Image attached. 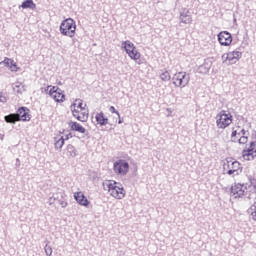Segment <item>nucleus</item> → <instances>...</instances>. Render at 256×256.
<instances>
[{
    "label": "nucleus",
    "mask_w": 256,
    "mask_h": 256,
    "mask_svg": "<svg viewBox=\"0 0 256 256\" xmlns=\"http://www.w3.org/2000/svg\"><path fill=\"white\" fill-rule=\"evenodd\" d=\"M31 110L29 108L22 106L18 108L16 114V119L18 121H31Z\"/></svg>",
    "instance_id": "obj_9"
},
{
    "label": "nucleus",
    "mask_w": 256,
    "mask_h": 256,
    "mask_svg": "<svg viewBox=\"0 0 256 256\" xmlns=\"http://www.w3.org/2000/svg\"><path fill=\"white\" fill-rule=\"evenodd\" d=\"M15 87L16 89H19V87H21V84H16Z\"/></svg>",
    "instance_id": "obj_45"
},
{
    "label": "nucleus",
    "mask_w": 256,
    "mask_h": 256,
    "mask_svg": "<svg viewBox=\"0 0 256 256\" xmlns=\"http://www.w3.org/2000/svg\"><path fill=\"white\" fill-rule=\"evenodd\" d=\"M218 42L223 47H229L233 43V36L228 31H222L218 34Z\"/></svg>",
    "instance_id": "obj_8"
},
{
    "label": "nucleus",
    "mask_w": 256,
    "mask_h": 256,
    "mask_svg": "<svg viewBox=\"0 0 256 256\" xmlns=\"http://www.w3.org/2000/svg\"><path fill=\"white\" fill-rule=\"evenodd\" d=\"M109 111L110 113H115L118 118L121 117V114L119 113V111H117V109H115V106H110Z\"/></svg>",
    "instance_id": "obj_34"
},
{
    "label": "nucleus",
    "mask_w": 256,
    "mask_h": 256,
    "mask_svg": "<svg viewBox=\"0 0 256 256\" xmlns=\"http://www.w3.org/2000/svg\"><path fill=\"white\" fill-rule=\"evenodd\" d=\"M128 57H130V59H133V61H137L138 59H141V53H139L136 48L128 54Z\"/></svg>",
    "instance_id": "obj_23"
},
{
    "label": "nucleus",
    "mask_w": 256,
    "mask_h": 256,
    "mask_svg": "<svg viewBox=\"0 0 256 256\" xmlns=\"http://www.w3.org/2000/svg\"><path fill=\"white\" fill-rule=\"evenodd\" d=\"M87 119H89V113L81 112L80 117H78V121H81V123H87Z\"/></svg>",
    "instance_id": "obj_27"
},
{
    "label": "nucleus",
    "mask_w": 256,
    "mask_h": 256,
    "mask_svg": "<svg viewBox=\"0 0 256 256\" xmlns=\"http://www.w3.org/2000/svg\"><path fill=\"white\" fill-rule=\"evenodd\" d=\"M122 49H124L125 52L127 53V55H129L136 48H135V44H133L131 41L127 40V41L122 42Z\"/></svg>",
    "instance_id": "obj_17"
},
{
    "label": "nucleus",
    "mask_w": 256,
    "mask_h": 256,
    "mask_svg": "<svg viewBox=\"0 0 256 256\" xmlns=\"http://www.w3.org/2000/svg\"><path fill=\"white\" fill-rule=\"evenodd\" d=\"M78 109H81V111H83L85 108H83V101H81L78 105H77Z\"/></svg>",
    "instance_id": "obj_39"
},
{
    "label": "nucleus",
    "mask_w": 256,
    "mask_h": 256,
    "mask_svg": "<svg viewBox=\"0 0 256 256\" xmlns=\"http://www.w3.org/2000/svg\"><path fill=\"white\" fill-rule=\"evenodd\" d=\"M8 68L10 69V71H13L14 73H17V71H19V67H17V63H15L14 60H10Z\"/></svg>",
    "instance_id": "obj_28"
},
{
    "label": "nucleus",
    "mask_w": 256,
    "mask_h": 256,
    "mask_svg": "<svg viewBox=\"0 0 256 256\" xmlns=\"http://www.w3.org/2000/svg\"><path fill=\"white\" fill-rule=\"evenodd\" d=\"M95 120L96 123L101 127H104V125H107L109 123V118L105 117V114L103 112L97 113L95 116Z\"/></svg>",
    "instance_id": "obj_13"
},
{
    "label": "nucleus",
    "mask_w": 256,
    "mask_h": 256,
    "mask_svg": "<svg viewBox=\"0 0 256 256\" xmlns=\"http://www.w3.org/2000/svg\"><path fill=\"white\" fill-rule=\"evenodd\" d=\"M74 199L82 207H89L90 202L87 199V197L85 196V194H83V192H75Z\"/></svg>",
    "instance_id": "obj_12"
},
{
    "label": "nucleus",
    "mask_w": 256,
    "mask_h": 256,
    "mask_svg": "<svg viewBox=\"0 0 256 256\" xmlns=\"http://www.w3.org/2000/svg\"><path fill=\"white\" fill-rule=\"evenodd\" d=\"M113 170L116 175L125 176L129 173V162L123 159L117 160L113 164Z\"/></svg>",
    "instance_id": "obj_6"
},
{
    "label": "nucleus",
    "mask_w": 256,
    "mask_h": 256,
    "mask_svg": "<svg viewBox=\"0 0 256 256\" xmlns=\"http://www.w3.org/2000/svg\"><path fill=\"white\" fill-rule=\"evenodd\" d=\"M22 9H31L32 11H35L37 9V4L33 2V0H25L21 4Z\"/></svg>",
    "instance_id": "obj_18"
},
{
    "label": "nucleus",
    "mask_w": 256,
    "mask_h": 256,
    "mask_svg": "<svg viewBox=\"0 0 256 256\" xmlns=\"http://www.w3.org/2000/svg\"><path fill=\"white\" fill-rule=\"evenodd\" d=\"M55 149H63V145H65V138L62 136L60 138H55Z\"/></svg>",
    "instance_id": "obj_22"
},
{
    "label": "nucleus",
    "mask_w": 256,
    "mask_h": 256,
    "mask_svg": "<svg viewBox=\"0 0 256 256\" xmlns=\"http://www.w3.org/2000/svg\"><path fill=\"white\" fill-rule=\"evenodd\" d=\"M2 63H4L5 67H8L9 65H11V59L5 58Z\"/></svg>",
    "instance_id": "obj_35"
},
{
    "label": "nucleus",
    "mask_w": 256,
    "mask_h": 256,
    "mask_svg": "<svg viewBox=\"0 0 256 256\" xmlns=\"http://www.w3.org/2000/svg\"><path fill=\"white\" fill-rule=\"evenodd\" d=\"M0 103H7V97L3 96V93L0 94Z\"/></svg>",
    "instance_id": "obj_36"
},
{
    "label": "nucleus",
    "mask_w": 256,
    "mask_h": 256,
    "mask_svg": "<svg viewBox=\"0 0 256 256\" xmlns=\"http://www.w3.org/2000/svg\"><path fill=\"white\" fill-rule=\"evenodd\" d=\"M172 80L175 87H180L181 89H183V87H187V85H189V81H191V76L186 72H178L174 74Z\"/></svg>",
    "instance_id": "obj_4"
},
{
    "label": "nucleus",
    "mask_w": 256,
    "mask_h": 256,
    "mask_svg": "<svg viewBox=\"0 0 256 256\" xmlns=\"http://www.w3.org/2000/svg\"><path fill=\"white\" fill-rule=\"evenodd\" d=\"M249 141V136H242L238 140L239 145H245Z\"/></svg>",
    "instance_id": "obj_32"
},
{
    "label": "nucleus",
    "mask_w": 256,
    "mask_h": 256,
    "mask_svg": "<svg viewBox=\"0 0 256 256\" xmlns=\"http://www.w3.org/2000/svg\"><path fill=\"white\" fill-rule=\"evenodd\" d=\"M49 87L51 86H47V88L45 89V93H49Z\"/></svg>",
    "instance_id": "obj_43"
},
{
    "label": "nucleus",
    "mask_w": 256,
    "mask_h": 256,
    "mask_svg": "<svg viewBox=\"0 0 256 256\" xmlns=\"http://www.w3.org/2000/svg\"><path fill=\"white\" fill-rule=\"evenodd\" d=\"M161 81H171V73L169 71H164L160 74Z\"/></svg>",
    "instance_id": "obj_26"
},
{
    "label": "nucleus",
    "mask_w": 256,
    "mask_h": 256,
    "mask_svg": "<svg viewBox=\"0 0 256 256\" xmlns=\"http://www.w3.org/2000/svg\"><path fill=\"white\" fill-rule=\"evenodd\" d=\"M210 69L211 61L205 60L204 63L198 67V73H201L202 75H207Z\"/></svg>",
    "instance_id": "obj_14"
},
{
    "label": "nucleus",
    "mask_w": 256,
    "mask_h": 256,
    "mask_svg": "<svg viewBox=\"0 0 256 256\" xmlns=\"http://www.w3.org/2000/svg\"><path fill=\"white\" fill-rule=\"evenodd\" d=\"M58 91H61V88L57 87V86H53L52 88H50V90L48 91V95H50V97H53L55 93H57Z\"/></svg>",
    "instance_id": "obj_29"
},
{
    "label": "nucleus",
    "mask_w": 256,
    "mask_h": 256,
    "mask_svg": "<svg viewBox=\"0 0 256 256\" xmlns=\"http://www.w3.org/2000/svg\"><path fill=\"white\" fill-rule=\"evenodd\" d=\"M248 213L253 221H256V202H254L253 205L250 206V208L248 209Z\"/></svg>",
    "instance_id": "obj_24"
},
{
    "label": "nucleus",
    "mask_w": 256,
    "mask_h": 256,
    "mask_svg": "<svg viewBox=\"0 0 256 256\" xmlns=\"http://www.w3.org/2000/svg\"><path fill=\"white\" fill-rule=\"evenodd\" d=\"M51 97L56 103H63V101H65V94H63V90L61 89Z\"/></svg>",
    "instance_id": "obj_19"
},
{
    "label": "nucleus",
    "mask_w": 256,
    "mask_h": 256,
    "mask_svg": "<svg viewBox=\"0 0 256 256\" xmlns=\"http://www.w3.org/2000/svg\"><path fill=\"white\" fill-rule=\"evenodd\" d=\"M67 155L68 157H77V149H75V146L69 144L66 147Z\"/></svg>",
    "instance_id": "obj_20"
},
{
    "label": "nucleus",
    "mask_w": 256,
    "mask_h": 256,
    "mask_svg": "<svg viewBox=\"0 0 256 256\" xmlns=\"http://www.w3.org/2000/svg\"><path fill=\"white\" fill-rule=\"evenodd\" d=\"M4 120H5L6 123H13V124H15L16 121H18L16 114H9V115H6V116L4 117Z\"/></svg>",
    "instance_id": "obj_25"
},
{
    "label": "nucleus",
    "mask_w": 256,
    "mask_h": 256,
    "mask_svg": "<svg viewBox=\"0 0 256 256\" xmlns=\"http://www.w3.org/2000/svg\"><path fill=\"white\" fill-rule=\"evenodd\" d=\"M16 93H18V94H22L23 93V90H21V89H18L17 91H16Z\"/></svg>",
    "instance_id": "obj_42"
},
{
    "label": "nucleus",
    "mask_w": 256,
    "mask_h": 256,
    "mask_svg": "<svg viewBox=\"0 0 256 256\" xmlns=\"http://www.w3.org/2000/svg\"><path fill=\"white\" fill-rule=\"evenodd\" d=\"M242 156L246 161H253L256 157V143L250 142V147L242 151Z\"/></svg>",
    "instance_id": "obj_10"
},
{
    "label": "nucleus",
    "mask_w": 256,
    "mask_h": 256,
    "mask_svg": "<svg viewBox=\"0 0 256 256\" xmlns=\"http://www.w3.org/2000/svg\"><path fill=\"white\" fill-rule=\"evenodd\" d=\"M121 123H123V120H121V117L118 120V124L121 125Z\"/></svg>",
    "instance_id": "obj_44"
},
{
    "label": "nucleus",
    "mask_w": 256,
    "mask_h": 256,
    "mask_svg": "<svg viewBox=\"0 0 256 256\" xmlns=\"http://www.w3.org/2000/svg\"><path fill=\"white\" fill-rule=\"evenodd\" d=\"M59 195L53 194V196L49 197L48 199V205H53L55 201H58Z\"/></svg>",
    "instance_id": "obj_30"
},
{
    "label": "nucleus",
    "mask_w": 256,
    "mask_h": 256,
    "mask_svg": "<svg viewBox=\"0 0 256 256\" xmlns=\"http://www.w3.org/2000/svg\"><path fill=\"white\" fill-rule=\"evenodd\" d=\"M71 137H73L71 133L67 134L64 138V141H68V139H71Z\"/></svg>",
    "instance_id": "obj_40"
},
{
    "label": "nucleus",
    "mask_w": 256,
    "mask_h": 256,
    "mask_svg": "<svg viewBox=\"0 0 256 256\" xmlns=\"http://www.w3.org/2000/svg\"><path fill=\"white\" fill-rule=\"evenodd\" d=\"M238 135H242V137H245L247 135V131L245 129H242Z\"/></svg>",
    "instance_id": "obj_37"
},
{
    "label": "nucleus",
    "mask_w": 256,
    "mask_h": 256,
    "mask_svg": "<svg viewBox=\"0 0 256 256\" xmlns=\"http://www.w3.org/2000/svg\"><path fill=\"white\" fill-rule=\"evenodd\" d=\"M104 191H108L114 199H123L125 197V189L121 186H118L119 183L113 180H107L103 182Z\"/></svg>",
    "instance_id": "obj_1"
},
{
    "label": "nucleus",
    "mask_w": 256,
    "mask_h": 256,
    "mask_svg": "<svg viewBox=\"0 0 256 256\" xmlns=\"http://www.w3.org/2000/svg\"><path fill=\"white\" fill-rule=\"evenodd\" d=\"M233 123V115L231 113H225V110H222L219 114L216 116V125L218 129H227L229 125Z\"/></svg>",
    "instance_id": "obj_3"
},
{
    "label": "nucleus",
    "mask_w": 256,
    "mask_h": 256,
    "mask_svg": "<svg viewBox=\"0 0 256 256\" xmlns=\"http://www.w3.org/2000/svg\"><path fill=\"white\" fill-rule=\"evenodd\" d=\"M254 189H256V186H254Z\"/></svg>",
    "instance_id": "obj_47"
},
{
    "label": "nucleus",
    "mask_w": 256,
    "mask_h": 256,
    "mask_svg": "<svg viewBox=\"0 0 256 256\" xmlns=\"http://www.w3.org/2000/svg\"><path fill=\"white\" fill-rule=\"evenodd\" d=\"M21 165V161L19 160V158L16 159V167H19Z\"/></svg>",
    "instance_id": "obj_41"
},
{
    "label": "nucleus",
    "mask_w": 256,
    "mask_h": 256,
    "mask_svg": "<svg viewBox=\"0 0 256 256\" xmlns=\"http://www.w3.org/2000/svg\"><path fill=\"white\" fill-rule=\"evenodd\" d=\"M69 127L72 131H77V133H87V129L77 122L71 121Z\"/></svg>",
    "instance_id": "obj_15"
},
{
    "label": "nucleus",
    "mask_w": 256,
    "mask_h": 256,
    "mask_svg": "<svg viewBox=\"0 0 256 256\" xmlns=\"http://www.w3.org/2000/svg\"><path fill=\"white\" fill-rule=\"evenodd\" d=\"M180 21L185 25H189L193 22V18L191 17V15H189V10L180 14Z\"/></svg>",
    "instance_id": "obj_16"
},
{
    "label": "nucleus",
    "mask_w": 256,
    "mask_h": 256,
    "mask_svg": "<svg viewBox=\"0 0 256 256\" xmlns=\"http://www.w3.org/2000/svg\"><path fill=\"white\" fill-rule=\"evenodd\" d=\"M228 171L226 172L227 175H239L241 173V163L239 161H234L231 164H228Z\"/></svg>",
    "instance_id": "obj_11"
},
{
    "label": "nucleus",
    "mask_w": 256,
    "mask_h": 256,
    "mask_svg": "<svg viewBox=\"0 0 256 256\" xmlns=\"http://www.w3.org/2000/svg\"><path fill=\"white\" fill-rule=\"evenodd\" d=\"M243 57V52L234 50L222 55V63L224 65H235L239 59Z\"/></svg>",
    "instance_id": "obj_5"
},
{
    "label": "nucleus",
    "mask_w": 256,
    "mask_h": 256,
    "mask_svg": "<svg viewBox=\"0 0 256 256\" xmlns=\"http://www.w3.org/2000/svg\"><path fill=\"white\" fill-rule=\"evenodd\" d=\"M44 251H45L46 255H48V256L53 255V248H51V246H49V244L45 245Z\"/></svg>",
    "instance_id": "obj_31"
},
{
    "label": "nucleus",
    "mask_w": 256,
    "mask_h": 256,
    "mask_svg": "<svg viewBox=\"0 0 256 256\" xmlns=\"http://www.w3.org/2000/svg\"><path fill=\"white\" fill-rule=\"evenodd\" d=\"M75 105H77V104L74 103V104L71 105V107H75Z\"/></svg>",
    "instance_id": "obj_46"
},
{
    "label": "nucleus",
    "mask_w": 256,
    "mask_h": 256,
    "mask_svg": "<svg viewBox=\"0 0 256 256\" xmlns=\"http://www.w3.org/2000/svg\"><path fill=\"white\" fill-rule=\"evenodd\" d=\"M237 135H239V133H237V130H233L231 134V138L233 139L234 137H237Z\"/></svg>",
    "instance_id": "obj_38"
},
{
    "label": "nucleus",
    "mask_w": 256,
    "mask_h": 256,
    "mask_svg": "<svg viewBox=\"0 0 256 256\" xmlns=\"http://www.w3.org/2000/svg\"><path fill=\"white\" fill-rule=\"evenodd\" d=\"M72 115L73 117H75V119H77V121H79V117H81V113L79 112V110L77 109H72Z\"/></svg>",
    "instance_id": "obj_33"
},
{
    "label": "nucleus",
    "mask_w": 256,
    "mask_h": 256,
    "mask_svg": "<svg viewBox=\"0 0 256 256\" xmlns=\"http://www.w3.org/2000/svg\"><path fill=\"white\" fill-rule=\"evenodd\" d=\"M56 195H58V203H59V205H61L62 209H65V207H67V205H68L67 201L63 200V195H65V193L58 192V193H56Z\"/></svg>",
    "instance_id": "obj_21"
},
{
    "label": "nucleus",
    "mask_w": 256,
    "mask_h": 256,
    "mask_svg": "<svg viewBox=\"0 0 256 256\" xmlns=\"http://www.w3.org/2000/svg\"><path fill=\"white\" fill-rule=\"evenodd\" d=\"M75 31H77V24L72 18L65 19L60 24V33L65 37H75Z\"/></svg>",
    "instance_id": "obj_2"
},
{
    "label": "nucleus",
    "mask_w": 256,
    "mask_h": 256,
    "mask_svg": "<svg viewBox=\"0 0 256 256\" xmlns=\"http://www.w3.org/2000/svg\"><path fill=\"white\" fill-rule=\"evenodd\" d=\"M247 193V186L244 184H234L231 187L230 195L237 199V197H243Z\"/></svg>",
    "instance_id": "obj_7"
}]
</instances>
